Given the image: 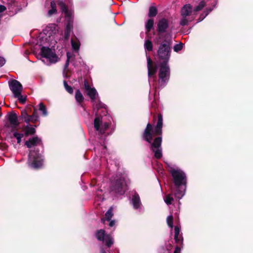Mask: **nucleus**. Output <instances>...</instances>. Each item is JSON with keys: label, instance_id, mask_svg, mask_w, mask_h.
<instances>
[{"label": "nucleus", "instance_id": "nucleus-38", "mask_svg": "<svg viewBox=\"0 0 253 253\" xmlns=\"http://www.w3.org/2000/svg\"><path fill=\"white\" fill-rule=\"evenodd\" d=\"M165 203L168 205H170L171 204L172 201H173V198L170 195H168L164 199Z\"/></svg>", "mask_w": 253, "mask_h": 253}, {"label": "nucleus", "instance_id": "nucleus-28", "mask_svg": "<svg viewBox=\"0 0 253 253\" xmlns=\"http://www.w3.org/2000/svg\"><path fill=\"white\" fill-rule=\"evenodd\" d=\"M75 98H76L77 102H78L79 103H81L84 99V97L82 93L81 92V91L79 90H78L76 92Z\"/></svg>", "mask_w": 253, "mask_h": 253}, {"label": "nucleus", "instance_id": "nucleus-8", "mask_svg": "<svg viewBox=\"0 0 253 253\" xmlns=\"http://www.w3.org/2000/svg\"><path fill=\"white\" fill-rule=\"evenodd\" d=\"M43 164L42 155L38 152L31 151L29 155L28 164L33 169L40 168Z\"/></svg>", "mask_w": 253, "mask_h": 253}, {"label": "nucleus", "instance_id": "nucleus-12", "mask_svg": "<svg viewBox=\"0 0 253 253\" xmlns=\"http://www.w3.org/2000/svg\"><path fill=\"white\" fill-rule=\"evenodd\" d=\"M96 237L98 240L105 242L109 248L113 244L112 237L110 235L105 234L104 230H98L96 233Z\"/></svg>", "mask_w": 253, "mask_h": 253}, {"label": "nucleus", "instance_id": "nucleus-9", "mask_svg": "<svg viewBox=\"0 0 253 253\" xmlns=\"http://www.w3.org/2000/svg\"><path fill=\"white\" fill-rule=\"evenodd\" d=\"M170 76V69L168 63H160L159 72V83L161 86H164L168 83Z\"/></svg>", "mask_w": 253, "mask_h": 253}, {"label": "nucleus", "instance_id": "nucleus-30", "mask_svg": "<svg viewBox=\"0 0 253 253\" xmlns=\"http://www.w3.org/2000/svg\"><path fill=\"white\" fill-rule=\"evenodd\" d=\"M94 106V109H96L98 110L100 108H105V104L101 102L99 100L97 99L95 101V103H93Z\"/></svg>", "mask_w": 253, "mask_h": 253}, {"label": "nucleus", "instance_id": "nucleus-35", "mask_svg": "<svg viewBox=\"0 0 253 253\" xmlns=\"http://www.w3.org/2000/svg\"><path fill=\"white\" fill-rule=\"evenodd\" d=\"M17 98L20 102L24 103L26 101V96L21 95V93H19L14 96Z\"/></svg>", "mask_w": 253, "mask_h": 253}, {"label": "nucleus", "instance_id": "nucleus-21", "mask_svg": "<svg viewBox=\"0 0 253 253\" xmlns=\"http://www.w3.org/2000/svg\"><path fill=\"white\" fill-rule=\"evenodd\" d=\"M41 142V140L38 137H35L29 139L25 143V145L28 147L31 148L32 146L39 144Z\"/></svg>", "mask_w": 253, "mask_h": 253}, {"label": "nucleus", "instance_id": "nucleus-22", "mask_svg": "<svg viewBox=\"0 0 253 253\" xmlns=\"http://www.w3.org/2000/svg\"><path fill=\"white\" fill-rule=\"evenodd\" d=\"M113 207H110V209L108 210V211L105 213V218H102L101 219L102 222L104 223L105 220L110 221L111 218L113 215Z\"/></svg>", "mask_w": 253, "mask_h": 253}, {"label": "nucleus", "instance_id": "nucleus-6", "mask_svg": "<svg viewBox=\"0 0 253 253\" xmlns=\"http://www.w3.org/2000/svg\"><path fill=\"white\" fill-rule=\"evenodd\" d=\"M181 19L180 21V24L181 26H185L191 22L195 18L196 13L192 10V6L190 4L185 5L181 10Z\"/></svg>", "mask_w": 253, "mask_h": 253}, {"label": "nucleus", "instance_id": "nucleus-34", "mask_svg": "<svg viewBox=\"0 0 253 253\" xmlns=\"http://www.w3.org/2000/svg\"><path fill=\"white\" fill-rule=\"evenodd\" d=\"M167 222L168 226L171 228V230H172L173 227V216L171 214L167 217Z\"/></svg>", "mask_w": 253, "mask_h": 253}, {"label": "nucleus", "instance_id": "nucleus-25", "mask_svg": "<svg viewBox=\"0 0 253 253\" xmlns=\"http://www.w3.org/2000/svg\"><path fill=\"white\" fill-rule=\"evenodd\" d=\"M154 26V20L152 19H149L148 20L145 24V28L146 30V33L147 35L151 29Z\"/></svg>", "mask_w": 253, "mask_h": 253}, {"label": "nucleus", "instance_id": "nucleus-24", "mask_svg": "<svg viewBox=\"0 0 253 253\" xmlns=\"http://www.w3.org/2000/svg\"><path fill=\"white\" fill-rule=\"evenodd\" d=\"M144 46L146 52L152 51L153 47L152 42L149 39L146 40L144 43Z\"/></svg>", "mask_w": 253, "mask_h": 253}, {"label": "nucleus", "instance_id": "nucleus-14", "mask_svg": "<svg viewBox=\"0 0 253 253\" xmlns=\"http://www.w3.org/2000/svg\"><path fill=\"white\" fill-rule=\"evenodd\" d=\"M94 126L95 129L100 133H103L109 126L108 123L102 122V118L96 116L94 121Z\"/></svg>", "mask_w": 253, "mask_h": 253}, {"label": "nucleus", "instance_id": "nucleus-10", "mask_svg": "<svg viewBox=\"0 0 253 253\" xmlns=\"http://www.w3.org/2000/svg\"><path fill=\"white\" fill-rule=\"evenodd\" d=\"M126 183L124 177H117L115 181L112 182L111 190L112 192L120 195L124 194L126 191Z\"/></svg>", "mask_w": 253, "mask_h": 253}, {"label": "nucleus", "instance_id": "nucleus-19", "mask_svg": "<svg viewBox=\"0 0 253 253\" xmlns=\"http://www.w3.org/2000/svg\"><path fill=\"white\" fill-rule=\"evenodd\" d=\"M131 203L134 209L136 210L140 209L141 207V203L140 197L138 194L136 193H134L132 195Z\"/></svg>", "mask_w": 253, "mask_h": 253}, {"label": "nucleus", "instance_id": "nucleus-3", "mask_svg": "<svg viewBox=\"0 0 253 253\" xmlns=\"http://www.w3.org/2000/svg\"><path fill=\"white\" fill-rule=\"evenodd\" d=\"M58 29L55 24H49L43 30L40 35L42 42L45 41L50 45L54 44L57 42Z\"/></svg>", "mask_w": 253, "mask_h": 253}, {"label": "nucleus", "instance_id": "nucleus-36", "mask_svg": "<svg viewBox=\"0 0 253 253\" xmlns=\"http://www.w3.org/2000/svg\"><path fill=\"white\" fill-rule=\"evenodd\" d=\"M39 110L42 112L43 115L46 116L47 115V112L45 106L42 103H40L39 105Z\"/></svg>", "mask_w": 253, "mask_h": 253}, {"label": "nucleus", "instance_id": "nucleus-29", "mask_svg": "<svg viewBox=\"0 0 253 253\" xmlns=\"http://www.w3.org/2000/svg\"><path fill=\"white\" fill-rule=\"evenodd\" d=\"M205 5L206 3L204 0L201 1L199 4L193 9L194 13L196 14L197 12L201 10L205 7Z\"/></svg>", "mask_w": 253, "mask_h": 253}, {"label": "nucleus", "instance_id": "nucleus-40", "mask_svg": "<svg viewBox=\"0 0 253 253\" xmlns=\"http://www.w3.org/2000/svg\"><path fill=\"white\" fill-rule=\"evenodd\" d=\"M67 61H66V63L64 66V71H66L67 69L69 64V61H70V58L71 57V55L70 52H68L67 53Z\"/></svg>", "mask_w": 253, "mask_h": 253}, {"label": "nucleus", "instance_id": "nucleus-32", "mask_svg": "<svg viewBox=\"0 0 253 253\" xmlns=\"http://www.w3.org/2000/svg\"><path fill=\"white\" fill-rule=\"evenodd\" d=\"M51 9H50L48 12V14L49 16H51L52 14H54L56 12V4L54 1H52L51 2Z\"/></svg>", "mask_w": 253, "mask_h": 253}, {"label": "nucleus", "instance_id": "nucleus-11", "mask_svg": "<svg viewBox=\"0 0 253 253\" xmlns=\"http://www.w3.org/2000/svg\"><path fill=\"white\" fill-rule=\"evenodd\" d=\"M174 238L177 246L175 247L173 253H180L181 249L183 248V238L180 234V229L178 226L174 227Z\"/></svg>", "mask_w": 253, "mask_h": 253}, {"label": "nucleus", "instance_id": "nucleus-15", "mask_svg": "<svg viewBox=\"0 0 253 253\" xmlns=\"http://www.w3.org/2000/svg\"><path fill=\"white\" fill-rule=\"evenodd\" d=\"M84 86L87 94L90 97L93 103H95V101L98 99V93L94 87H91L88 84L86 81H84Z\"/></svg>", "mask_w": 253, "mask_h": 253}, {"label": "nucleus", "instance_id": "nucleus-42", "mask_svg": "<svg viewBox=\"0 0 253 253\" xmlns=\"http://www.w3.org/2000/svg\"><path fill=\"white\" fill-rule=\"evenodd\" d=\"M5 59L3 57L0 56V67L2 66L5 64Z\"/></svg>", "mask_w": 253, "mask_h": 253}, {"label": "nucleus", "instance_id": "nucleus-45", "mask_svg": "<svg viewBox=\"0 0 253 253\" xmlns=\"http://www.w3.org/2000/svg\"><path fill=\"white\" fill-rule=\"evenodd\" d=\"M101 253H106L103 250L101 251Z\"/></svg>", "mask_w": 253, "mask_h": 253}, {"label": "nucleus", "instance_id": "nucleus-31", "mask_svg": "<svg viewBox=\"0 0 253 253\" xmlns=\"http://www.w3.org/2000/svg\"><path fill=\"white\" fill-rule=\"evenodd\" d=\"M157 14V10L154 6H151L149 8L148 16L149 17H154Z\"/></svg>", "mask_w": 253, "mask_h": 253}, {"label": "nucleus", "instance_id": "nucleus-18", "mask_svg": "<svg viewBox=\"0 0 253 253\" xmlns=\"http://www.w3.org/2000/svg\"><path fill=\"white\" fill-rule=\"evenodd\" d=\"M8 120L12 129H15L18 126L17 116L15 113L9 114Z\"/></svg>", "mask_w": 253, "mask_h": 253}, {"label": "nucleus", "instance_id": "nucleus-7", "mask_svg": "<svg viewBox=\"0 0 253 253\" xmlns=\"http://www.w3.org/2000/svg\"><path fill=\"white\" fill-rule=\"evenodd\" d=\"M58 4L62 11L65 13L68 21L65 31V38L67 39L70 37L71 31L73 28V20L71 17L72 13L68 10L66 4L64 2L59 1Z\"/></svg>", "mask_w": 253, "mask_h": 253}, {"label": "nucleus", "instance_id": "nucleus-43", "mask_svg": "<svg viewBox=\"0 0 253 253\" xmlns=\"http://www.w3.org/2000/svg\"><path fill=\"white\" fill-rule=\"evenodd\" d=\"M6 10V7L5 6L0 4V13L3 12Z\"/></svg>", "mask_w": 253, "mask_h": 253}, {"label": "nucleus", "instance_id": "nucleus-33", "mask_svg": "<svg viewBox=\"0 0 253 253\" xmlns=\"http://www.w3.org/2000/svg\"><path fill=\"white\" fill-rule=\"evenodd\" d=\"M13 136L16 138L17 143H20L21 141V139L24 136V135L23 133H19L17 131H15L13 133Z\"/></svg>", "mask_w": 253, "mask_h": 253}, {"label": "nucleus", "instance_id": "nucleus-27", "mask_svg": "<svg viewBox=\"0 0 253 253\" xmlns=\"http://www.w3.org/2000/svg\"><path fill=\"white\" fill-rule=\"evenodd\" d=\"M172 248V245L170 243H168L166 244L165 248H163L161 253H171Z\"/></svg>", "mask_w": 253, "mask_h": 253}, {"label": "nucleus", "instance_id": "nucleus-20", "mask_svg": "<svg viewBox=\"0 0 253 253\" xmlns=\"http://www.w3.org/2000/svg\"><path fill=\"white\" fill-rule=\"evenodd\" d=\"M168 27V22L165 19H161L158 23V30L159 33L165 32Z\"/></svg>", "mask_w": 253, "mask_h": 253}, {"label": "nucleus", "instance_id": "nucleus-17", "mask_svg": "<svg viewBox=\"0 0 253 253\" xmlns=\"http://www.w3.org/2000/svg\"><path fill=\"white\" fill-rule=\"evenodd\" d=\"M22 115L23 119H24L25 122L28 124H29L30 122L35 123L38 120V116L35 110L32 116L28 115L25 112H22Z\"/></svg>", "mask_w": 253, "mask_h": 253}, {"label": "nucleus", "instance_id": "nucleus-1", "mask_svg": "<svg viewBox=\"0 0 253 253\" xmlns=\"http://www.w3.org/2000/svg\"><path fill=\"white\" fill-rule=\"evenodd\" d=\"M162 126L163 116L161 114H158V122L156 126L153 127L150 123H148L143 134V139L150 143V150L154 153L156 159H160L162 157V137H157L152 143L151 141L154 137L162 134Z\"/></svg>", "mask_w": 253, "mask_h": 253}, {"label": "nucleus", "instance_id": "nucleus-46", "mask_svg": "<svg viewBox=\"0 0 253 253\" xmlns=\"http://www.w3.org/2000/svg\"><path fill=\"white\" fill-rule=\"evenodd\" d=\"M104 149H106V147H103Z\"/></svg>", "mask_w": 253, "mask_h": 253}, {"label": "nucleus", "instance_id": "nucleus-39", "mask_svg": "<svg viewBox=\"0 0 253 253\" xmlns=\"http://www.w3.org/2000/svg\"><path fill=\"white\" fill-rule=\"evenodd\" d=\"M35 132V129L34 127L27 126L26 128V133L28 134H33Z\"/></svg>", "mask_w": 253, "mask_h": 253}, {"label": "nucleus", "instance_id": "nucleus-4", "mask_svg": "<svg viewBox=\"0 0 253 253\" xmlns=\"http://www.w3.org/2000/svg\"><path fill=\"white\" fill-rule=\"evenodd\" d=\"M170 41L166 40L160 45L157 53L160 63H168L170 56Z\"/></svg>", "mask_w": 253, "mask_h": 253}, {"label": "nucleus", "instance_id": "nucleus-37", "mask_svg": "<svg viewBox=\"0 0 253 253\" xmlns=\"http://www.w3.org/2000/svg\"><path fill=\"white\" fill-rule=\"evenodd\" d=\"M63 84H64V87H65V89L66 90V91L70 94L73 93V88L71 86L69 85L66 81H64Z\"/></svg>", "mask_w": 253, "mask_h": 253}, {"label": "nucleus", "instance_id": "nucleus-16", "mask_svg": "<svg viewBox=\"0 0 253 253\" xmlns=\"http://www.w3.org/2000/svg\"><path fill=\"white\" fill-rule=\"evenodd\" d=\"M9 85L14 96L19 93H21L23 87L21 84L18 81L12 80L9 83Z\"/></svg>", "mask_w": 253, "mask_h": 253}, {"label": "nucleus", "instance_id": "nucleus-23", "mask_svg": "<svg viewBox=\"0 0 253 253\" xmlns=\"http://www.w3.org/2000/svg\"><path fill=\"white\" fill-rule=\"evenodd\" d=\"M71 45L73 50L78 51L79 50L80 47V43L77 39H72Z\"/></svg>", "mask_w": 253, "mask_h": 253}, {"label": "nucleus", "instance_id": "nucleus-26", "mask_svg": "<svg viewBox=\"0 0 253 253\" xmlns=\"http://www.w3.org/2000/svg\"><path fill=\"white\" fill-rule=\"evenodd\" d=\"M213 8H207L202 13L199 18L198 22H200L204 19V18L209 14L210 12L212 11Z\"/></svg>", "mask_w": 253, "mask_h": 253}, {"label": "nucleus", "instance_id": "nucleus-44", "mask_svg": "<svg viewBox=\"0 0 253 253\" xmlns=\"http://www.w3.org/2000/svg\"><path fill=\"white\" fill-rule=\"evenodd\" d=\"M115 220H111V221H110V222L109 223V226L110 227H113L115 225Z\"/></svg>", "mask_w": 253, "mask_h": 253}, {"label": "nucleus", "instance_id": "nucleus-5", "mask_svg": "<svg viewBox=\"0 0 253 253\" xmlns=\"http://www.w3.org/2000/svg\"><path fill=\"white\" fill-rule=\"evenodd\" d=\"M40 53L42 58L41 61L47 65L55 63L58 60V57L55 51L48 47L42 46L41 48Z\"/></svg>", "mask_w": 253, "mask_h": 253}, {"label": "nucleus", "instance_id": "nucleus-41", "mask_svg": "<svg viewBox=\"0 0 253 253\" xmlns=\"http://www.w3.org/2000/svg\"><path fill=\"white\" fill-rule=\"evenodd\" d=\"M182 47H183V44H182V43L176 44L174 45V46L173 47V49H174V51L178 52V51L181 50L182 49Z\"/></svg>", "mask_w": 253, "mask_h": 253}, {"label": "nucleus", "instance_id": "nucleus-2", "mask_svg": "<svg viewBox=\"0 0 253 253\" xmlns=\"http://www.w3.org/2000/svg\"><path fill=\"white\" fill-rule=\"evenodd\" d=\"M170 173L173 178L176 190L175 197L179 199H181L185 195L186 187V176L185 173L180 169H173Z\"/></svg>", "mask_w": 253, "mask_h": 253}, {"label": "nucleus", "instance_id": "nucleus-13", "mask_svg": "<svg viewBox=\"0 0 253 253\" xmlns=\"http://www.w3.org/2000/svg\"><path fill=\"white\" fill-rule=\"evenodd\" d=\"M147 61V68H148V75L149 78V82H151L153 79L155 82L156 80V77L155 74L157 71V67L153 64L150 57L146 54Z\"/></svg>", "mask_w": 253, "mask_h": 253}]
</instances>
